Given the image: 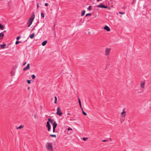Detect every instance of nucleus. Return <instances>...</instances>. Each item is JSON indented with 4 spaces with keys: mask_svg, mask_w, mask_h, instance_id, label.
Returning a JSON list of instances; mask_svg holds the SVG:
<instances>
[{
    "mask_svg": "<svg viewBox=\"0 0 151 151\" xmlns=\"http://www.w3.org/2000/svg\"><path fill=\"white\" fill-rule=\"evenodd\" d=\"M4 28V26L1 24H0V29L3 30Z\"/></svg>",
    "mask_w": 151,
    "mask_h": 151,
    "instance_id": "obj_20",
    "label": "nucleus"
},
{
    "mask_svg": "<svg viewBox=\"0 0 151 151\" xmlns=\"http://www.w3.org/2000/svg\"><path fill=\"white\" fill-rule=\"evenodd\" d=\"M57 114L60 116L62 114V112L61 111V110L59 107H58L57 109Z\"/></svg>",
    "mask_w": 151,
    "mask_h": 151,
    "instance_id": "obj_4",
    "label": "nucleus"
},
{
    "mask_svg": "<svg viewBox=\"0 0 151 151\" xmlns=\"http://www.w3.org/2000/svg\"><path fill=\"white\" fill-rule=\"evenodd\" d=\"M85 12H86V11L84 10L82 11L81 12V16H83L85 14Z\"/></svg>",
    "mask_w": 151,
    "mask_h": 151,
    "instance_id": "obj_19",
    "label": "nucleus"
},
{
    "mask_svg": "<svg viewBox=\"0 0 151 151\" xmlns=\"http://www.w3.org/2000/svg\"><path fill=\"white\" fill-rule=\"evenodd\" d=\"M29 66H30L29 64H28L27 66L24 68L23 70H27V69H29Z\"/></svg>",
    "mask_w": 151,
    "mask_h": 151,
    "instance_id": "obj_11",
    "label": "nucleus"
},
{
    "mask_svg": "<svg viewBox=\"0 0 151 151\" xmlns=\"http://www.w3.org/2000/svg\"><path fill=\"white\" fill-rule=\"evenodd\" d=\"M48 121H49V122H50L51 123L53 124L55 121L53 119H48Z\"/></svg>",
    "mask_w": 151,
    "mask_h": 151,
    "instance_id": "obj_16",
    "label": "nucleus"
},
{
    "mask_svg": "<svg viewBox=\"0 0 151 151\" xmlns=\"http://www.w3.org/2000/svg\"><path fill=\"white\" fill-rule=\"evenodd\" d=\"M21 42V41H18L17 40L16 41L15 44H16V45H17V44H19V43H20Z\"/></svg>",
    "mask_w": 151,
    "mask_h": 151,
    "instance_id": "obj_27",
    "label": "nucleus"
},
{
    "mask_svg": "<svg viewBox=\"0 0 151 151\" xmlns=\"http://www.w3.org/2000/svg\"><path fill=\"white\" fill-rule=\"evenodd\" d=\"M102 141L103 142H105L106 141V139H104V140H102Z\"/></svg>",
    "mask_w": 151,
    "mask_h": 151,
    "instance_id": "obj_40",
    "label": "nucleus"
},
{
    "mask_svg": "<svg viewBox=\"0 0 151 151\" xmlns=\"http://www.w3.org/2000/svg\"><path fill=\"white\" fill-rule=\"evenodd\" d=\"M119 14H124L125 13L124 12H119Z\"/></svg>",
    "mask_w": 151,
    "mask_h": 151,
    "instance_id": "obj_34",
    "label": "nucleus"
},
{
    "mask_svg": "<svg viewBox=\"0 0 151 151\" xmlns=\"http://www.w3.org/2000/svg\"><path fill=\"white\" fill-rule=\"evenodd\" d=\"M92 6H89L88 7V9L89 10H91Z\"/></svg>",
    "mask_w": 151,
    "mask_h": 151,
    "instance_id": "obj_29",
    "label": "nucleus"
},
{
    "mask_svg": "<svg viewBox=\"0 0 151 151\" xmlns=\"http://www.w3.org/2000/svg\"><path fill=\"white\" fill-rule=\"evenodd\" d=\"M79 105H80V107L81 108L82 107V106H81V104H79Z\"/></svg>",
    "mask_w": 151,
    "mask_h": 151,
    "instance_id": "obj_41",
    "label": "nucleus"
},
{
    "mask_svg": "<svg viewBox=\"0 0 151 151\" xmlns=\"http://www.w3.org/2000/svg\"><path fill=\"white\" fill-rule=\"evenodd\" d=\"M104 5L102 3H100L99 5L97 6V7L99 8H103Z\"/></svg>",
    "mask_w": 151,
    "mask_h": 151,
    "instance_id": "obj_14",
    "label": "nucleus"
},
{
    "mask_svg": "<svg viewBox=\"0 0 151 151\" xmlns=\"http://www.w3.org/2000/svg\"><path fill=\"white\" fill-rule=\"evenodd\" d=\"M53 128H55L57 126V124L55 121H54L53 123Z\"/></svg>",
    "mask_w": 151,
    "mask_h": 151,
    "instance_id": "obj_13",
    "label": "nucleus"
},
{
    "mask_svg": "<svg viewBox=\"0 0 151 151\" xmlns=\"http://www.w3.org/2000/svg\"><path fill=\"white\" fill-rule=\"evenodd\" d=\"M57 97L56 96H55V102H55V104L57 103Z\"/></svg>",
    "mask_w": 151,
    "mask_h": 151,
    "instance_id": "obj_22",
    "label": "nucleus"
},
{
    "mask_svg": "<svg viewBox=\"0 0 151 151\" xmlns=\"http://www.w3.org/2000/svg\"><path fill=\"white\" fill-rule=\"evenodd\" d=\"M88 139V138L87 137H83V141H86L87 139Z\"/></svg>",
    "mask_w": 151,
    "mask_h": 151,
    "instance_id": "obj_28",
    "label": "nucleus"
},
{
    "mask_svg": "<svg viewBox=\"0 0 151 151\" xmlns=\"http://www.w3.org/2000/svg\"><path fill=\"white\" fill-rule=\"evenodd\" d=\"M6 45L5 44L4 45H1L0 47L2 49H4L6 47Z\"/></svg>",
    "mask_w": 151,
    "mask_h": 151,
    "instance_id": "obj_15",
    "label": "nucleus"
},
{
    "mask_svg": "<svg viewBox=\"0 0 151 151\" xmlns=\"http://www.w3.org/2000/svg\"><path fill=\"white\" fill-rule=\"evenodd\" d=\"M27 83H28V84H30L31 83L30 80H28L27 81Z\"/></svg>",
    "mask_w": 151,
    "mask_h": 151,
    "instance_id": "obj_32",
    "label": "nucleus"
},
{
    "mask_svg": "<svg viewBox=\"0 0 151 151\" xmlns=\"http://www.w3.org/2000/svg\"><path fill=\"white\" fill-rule=\"evenodd\" d=\"M104 29L107 31H110V29L109 27L107 25H106L104 28Z\"/></svg>",
    "mask_w": 151,
    "mask_h": 151,
    "instance_id": "obj_7",
    "label": "nucleus"
},
{
    "mask_svg": "<svg viewBox=\"0 0 151 151\" xmlns=\"http://www.w3.org/2000/svg\"><path fill=\"white\" fill-rule=\"evenodd\" d=\"M26 63V62H25V63H24V64H23V65H25Z\"/></svg>",
    "mask_w": 151,
    "mask_h": 151,
    "instance_id": "obj_44",
    "label": "nucleus"
},
{
    "mask_svg": "<svg viewBox=\"0 0 151 151\" xmlns=\"http://www.w3.org/2000/svg\"><path fill=\"white\" fill-rule=\"evenodd\" d=\"M49 151H54L53 150V148H52V150H50Z\"/></svg>",
    "mask_w": 151,
    "mask_h": 151,
    "instance_id": "obj_45",
    "label": "nucleus"
},
{
    "mask_svg": "<svg viewBox=\"0 0 151 151\" xmlns=\"http://www.w3.org/2000/svg\"><path fill=\"white\" fill-rule=\"evenodd\" d=\"M111 49L110 48L108 47H106V48L105 51V54L106 56H108L109 55L110 52L111 51Z\"/></svg>",
    "mask_w": 151,
    "mask_h": 151,
    "instance_id": "obj_3",
    "label": "nucleus"
},
{
    "mask_svg": "<svg viewBox=\"0 0 151 151\" xmlns=\"http://www.w3.org/2000/svg\"><path fill=\"white\" fill-rule=\"evenodd\" d=\"M145 84V82L144 81H142L140 84V87L142 88H144V85Z\"/></svg>",
    "mask_w": 151,
    "mask_h": 151,
    "instance_id": "obj_8",
    "label": "nucleus"
},
{
    "mask_svg": "<svg viewBox=\"0 0 151 151\" xmlns=\"http://www.w3.org/2000/svg\"><path fill=\"white\" fill-rule=\"evenodd\" d=\"M34 117H35V118H36L37 117H36V115H34Z\"/></svg>",
    "mask_w": 151,
    "mask_h": 151,
    "instance_id": "obj_43",
    "label": "nucleus"
},
{
    "mask_svg": "<svg viewBox=\"0 0 151 151\" xmlns=\"http://www.w3.org/2000/svg\"><path fill=\"white\" fill-rule=\"evenodd\" d=\"M15 72V68H13L12 70V71L11 72V76H13L14 75Z\"/></svg>",
    "mask_w": 151,
    "mask_h": 151,
    "instance_id": "obj_9",
    "label": "nucleus"
},
{
    "mask_svg": "<svg viewBox=\"0 0 151 151\" xmlns=\"http://www.w3.org/2000/svg\"><path fill=\"white\" fill-rule=\"evenodd\" d=\"M4 31L1 32L0 33V39H1L3 38L4 36Z\"/></svg>",
    "mask_w": 151,
    "mask_h": 151,
    "instance_id": "obj_12",
    "label": "nucleus"
},
{
    "mask_svg": "<svg viewBox=\"0 0 151 151\" xmlns=\"http://www.w3.org/2000/svg\"><path fill=\"white\" fill-rule=\"evenodd\" d=\"M124 151H125V150H124Z\"/></svg>",
    "mask_w": 151,
    "mask_h": 151,
    "instance_id": "obj_49",
    "label": "nucleus"
},
{
    "mask_svg": "<svg viewBox=\"0 0 151 151\" xmlns=\"http://www.w3.org/2000/svg\"><path fill=\"white\" fill-rule=\"evenodd\" d=\"M20 36H18L17 38V40H18L20 38Z\"/></svg>",
    "mask_w": 151,
    "mask_h": 151,
    "instance_id": "obj_36",
    "label": "nucleus"
},
{
    "mask_svg": "<svg viewBox=\"0 0 151 151\" xmlns=\"http://www.w3.org/2000/svg\"><path fill=\"white\" fill-rule=\"evenodd\" d=\"M35 14L34 13H33L31 17H30L28 20V22H27V24H28V27H29L30 25H31L32 23V22L35 19Z\"/></svg>",
    "mask_w": 151,
    "mask_h": 151,
    "instance_id": "obj_1",
    "label": "nucleus"
},
{
    "mask_svg": "<svg viewBox=\"0 0 151 151\" xmlns=\"http://www.w3.org/2000/svg\"><path fill=\"white\" fill-rule=\"evenodd\" d=\"M70 114V113H68V114H67V115H69V114Z\"/></svg>",
    "mask_w": 151,
    "mask_h": 151,
    "instance_id": "obj_48",
    "label": "nucleus"
},
{
    "mask_svg": "<svg viewBox=\"0 0 151 151\" xmlns=\"http://www.w3.org/2000/svg\"><path fill=\"white\" fill-rule=\"evenodd\" d=\"M136 0H133L132 2V5L136 3Z\"/></svg>",
    "mask_w": 151,
    "mask_h": 151,
    "instance_id": "obj_26",
    "label": "nucleus"
},
{
    "mask_svg": "<svg viewBox=\"0 0 151 151\" xmlns=\"http://www.w3.org/2000/svg\"><path fill=\"white\" fill-rule=\"evenodd\" d=\"M46 127L47 128L48 131H50L51 129V126L49 121H47V122Z\"/></svg>",
    "mask_w": 151,
    "mask_h": 151,
    "instance_id": "obj_5",
    "label": "nucleus"
},
{
    "mask_svg": "<svg viewBox=\"0 0 151 151\" xmlns=\"http://www.w3.org/2000/svg\"><path fill=\"white\" fill-rule=\"evenodd\" d=\"M108 6H105L104 5V7L103 8H105V9H107L108 8Z\"/></svg>",
    "mask_w": 151,
    "mask_h": 151,
    "instance_id": "obj_35",
    "label": "nucleus"
},
{
    "mask_svg": "<svg viewBox=\"0 0 151 151\" xmlns=\"http://www.w3.org/2000/svg\"><path fill=\"white\" fill-rule=\"evenodd\" d=\"M91 13H88V14H86V17H87V16H88V15H90V16H91Z\"/></svg>",
    "mask_w": 151,
    "mask_h": 151,
    "instance_id": "obj_31",
    "label": "nucleus"
},
{
    "mask_svg": "<svg viewBox=\"0 0 151 151\" xmlns=\"http://www.w3.org/2000/svg\"><path fill=\"white\" fill-rule=\"evenodd\" d=\"M47 41L46 40H45L42 43V45L43 46H44L46 45L47 43Z\"/></svg>",
    "mask_w": 151,
    "mask_h": 151,
    "instance_id": "obj_17",
    "label": "nucleus"
},
{
    "mask_svg": "<svg viewBox=\"0 0 151 151\" xmlns=\"http://www.w3.org/2000/svg\"><path fill=\"white\" fill-rule=\"evenodd\" d=\"M32 78L33 79H35V76L34 75V74H33L32 75Z\"/></svg>",
    "mask_w": 151,
    "mask_h": 151,
    "instance_id": "obj_25",
    "label": "nucleus"
},
{
    "mask_svg": "<svg viewBox=\"0 0 151 151\" xmlns=\"http://www.w3.org/2000/svg\"><path fill=\"white\" fill-rule=\"evenodd\" d=\"M82 113L83 115H87V114L83 110Z\"/></svg>",
    "mask_w": 151,
    "mask_h": 151,
    "instance_id": "obj_30",
    "label": "nucleus"
},
{
    "mask_svg": "<svg viewBox=\"0 0 151 151\" xmlns=\"http://www.w3.org/2000/svg\"><path fill=\"white\" fill-rule=\"evenodd\" d=\"M68 132L67 133L68 134L70 135L72 134L73 133V129L70 127H69L68 129Z\"/></svg>",
    "mask_w": 151,
    "mask_h": 151,
    "instance_id": "obj_6",
    "label": "nucleus"
},
{
    "mask_svg": "<svg viewBox=\"0 0 151 151\" xmlns=\"http://www.w3.org/2000/svg\"><path fill=\"white\" fill-rule=\"evenodd\" d=\"M109 139H110V141H112V140H111V138H109Z\"/></svg>",
    "mask_w": 151,
    "mask_h": 151,
    "instance_id": "obj_46",
    "label": "nucleus"
},
{
    "mask_svg": "<svg viewBox=\"0 0 151 151\" xmlns=\"http://www.w3.org/2000/svg\"><path fill=\"white\" fill-rule=\"evenodd\" d=\"M78 102L79 103V104H81V101L80 99H79V98H78Z\"/></svg>",
    "mask_w": 151,
    "mask_h": 151,
    "instance_id": "obj_33",
    "label": "nucleus"
},
{
    "mask_svg": "<svg viewBox=\"0 0 151 151\" xmlns=\"http://www.w3.org/2000/svg\"><path fill=\"white\" fill-rule=\"evenodd\" d=\"M46 147L48 151L52 150V146L51 143L47 142L46 144Z\"/></svg>",
    "mask_w": 151,
    "mask_h": 151,
    "instance_id": "obj_2",
    "label": "nucleus"
},
{
    "mask_svg": "<svg viewBox=\"0 0 151 151\" xmlns=\"http://www.w3.org/2000/svg\"><path fill=\"white\" fill-rule=\"evenodd\" d=\"M24 127V126L22 125H21L18 127H17V129H20Z\"/></svg>",
    "mask_w": 151,
    "mask_h": 151,
    "instance_id": "obj_21",
    "label": "nucleus"
},
{
    "mask_svg": "<svg viewBox=\"0 0 151 151\" xmlns=\"http://www.w3.org/2000/svg\"><path fill=\"white\" fill-rule=\"evenodd\" d=\"M41 16L42 17H43V18H44L45 17V14L43 13H41Z\"/></svg>",
    "mask_w": 151,
    "mask_h": 151,
    "instance_id": "obj_23",
    "label": "nucleus"
},
{
    "mask_svg": "<svg viewBox=\"0 0 151 151\" xmlns=\"http://www.w3.org/2000/svg\"><path fill=\"white\" fill-rule=\"evenodd\" d=\"M27 89L28 90H29V89H30V87H28Z\"/></svg>",
    "mask_w": 151,
    "mask_h": 151,
    "instance_id": "obj_42",
    "label": "nucleus"
},
{
    "mask_svg": "<svg viewBox=\"0 0 151 151\" xmlns=\"http://www.w3.org/2000/svg\"><path fill=\"white\" fill-rule=\"evenodd\" d=\"M39 7V3H38L37 4V8H38Z\"/></svg>",
    "mask_w": 151,
    "mask_h": 151,
    "instance_id": "obj_39",
    "label": "nucleus"
},
{
    "mask_svg": "<svg viewBox=\"0 0 151 151\" xmlns=\"http://www.w3.org/2000/svg\"><path fill=\"white\" fill-rule=\"evenodd\" d=\"M35 36V34L34 33L32 34V35H30L29 37L31 39L33 38Z\"/></svg>",
    "mask_w": 151,
    "mask_h": 151,
    "instance_id": "obj_18",
    "label": "nucleus"
},
{
    "mask_svg": "<svg viewBox=\"0 0 151 151\" xmlns=\"http://www.w3.org/2000/svg\"><path fill=\"white\" fill-rule=\"evenodd\" d=\"M55 129L54 128H53V132H55Z\"/></svg>",
    "mask_w": 151,
    "mask_h": 151,
    "instance_id": "obj_37",
    "label": "nucleus"
},
{
    "mask_svg": "<svg viewBox=\"0 0 151 151\" xmlns=\"http://www.w3.org/2000/svg\"><path fill=\"white\" fill-rule=\"evenodd\" d=\"M81 109L83 111V109L82 108H81Z\"/></svg>",
    "mask_w": 151,
    "mask_h": 151,
    "instance_id": "obj_47",
    "label": "nucleus"
},
{
    "mask_svg": "<svg viewBox=\"0 0 151 151\" xmlns=\"http://www.w3.org/2000/svg\"><path fill=\"white\" fill-rule=\"evenodd\" d=\"M48 5V4L47 3H46L45 4V6H47Z\"/></svg>",
    "mask_w": 151,
    "mask_h": 151,
    "instance_id": "obj_38",
    "label": "nucleus"
},
{
    "mask_svg": "<svg viewBox=\"0 0 151 151\" xmlns=\"http://www.w3.org/2000/svg\"><path fill=\"white\" fill-rule=\"evenodd\" d=\"M50 136L51 137H56V135L55 134H50Z\"/></svg>",
    "mask_w": 151,
    "mask_h": 151,
    "instance_id": "obj_24",
    "label": "nucleus"
},
{
    "mask_svg": "<svg viewBox=\"0 0 151 151\" xmlns=\"http://www.w3.org/2000/svg\"><path fill=\"white\" fill-rule=\"evenodd\" d=\"M126 112L124 111V109H123V111L121 113V115L122 117H124L125 116V114H124Z\"/></svg>",
    "mask_w": 151,
    "mask_h": 151,
    "instance_id": "obj_10",
    "label": "nucleus"
}]
</instances>
